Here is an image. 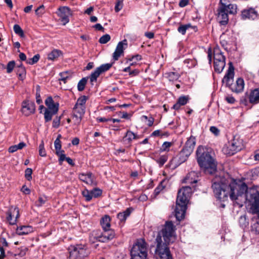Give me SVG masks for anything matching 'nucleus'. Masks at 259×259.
I'll return each instance as SVG.
<instances>
[{
	"label": "nucleus",
	"mask_w": 259,
	"mask_h": 259,
	"mask_svg": "<svg viewBox=\"0 0 259 259\" xmlns=\"http://www.w3.org/2000/svg\"><path fill=\"white\" fill-rule=\"evenodd\" d=\"M215 197L225 201L228 196L240 206L246 201L251 203L249 212L254 215L251 230L259 234V192L255 189H248L247 185L241 181H233L228 183L224 178L216 177L211 186Z\"/></svg>",
	"instance_id": "1"
},
{
	"label": "nucleus",
	"mask_w": 259,
	"mask_h": 259,
	"mask_svg": "<svg viewBox=\"0 0 259 259\" xmlns=\"http://www.w3.org/2000/svg\"><path fill=\"white\" fill-rule=\"evenodd\" d=\"M176 239L175 226L172 222H166L163 229L158 232L154 242L155 253L158 259H172L168 246Z\"/></svg>",
	"instance_id": "2"
},
{
	"label": "nucleus",
	"mask_w": 259,
	"mask_h": 259,
	"mask_svg": "<svg viewBox=\"0 0 259 259\" xmlns=\"http://www.w3.org/2000/svg\"><path fill=\"white\" fill-rule=\"evenodd\" d=\"M196 155L197 162L201 168L209 174H213L217 170V165L208 149L199 146L196 151Z\"/></svg>",
	"instance_id": "3"
},
{
	"label": "nucleus",
	"mask_w": 259,
	"mask_h": 259,
	"mask_svg": "<svg viewBox=\"0 0 259 259\" xmlns=\"http://www.w3.org/2000/svg\"><path fill=\"white\" fill-rule=\"evenodd\" d=\"M234 77V67L231 62L229 63V68L224 76L222 82L226 83V86L235 93L242 92L244 88V81L242 78H238L234 84L231 83Z\"/></svg>",
	"instance_id": "4"
},
{
	"label": "nucleus",
	"mask_w": 259,
	"mask_h": 259,
	"mask_svg": "<svg viewBox=\"0 0 259 259\" xmlns=\"http://www.w3.org/2000/svg\"><path fill=\"white\" fill-rule=\"evenodd\" d=\"M132 259H147V243L144 239L138 240L131 251Z\"/></svg>",
	"instance_id": "5"
},
{
	"label": "nucleus",
	"mask_w": 259,
	"mask_h": 259,
	"mask_svg": "<svg viewBox=\"0 0 259 259\" xmlns=\"http://www.w3.org/2000/svg\"><path fill=\"white\" fill-rule=\"evenodd\" d=\"M45 102L47 107L45 109L44 119L45 122H47L50 121L53 116L58 112L59 104L55 102L51 96L48 97Z\"/></svg>",
	"instance_id": "6"
},
{
	"label": "nucleus",
	"mask_w": 259,
	"mask_h": 259,
	"mask_svg": "<svg viewBox=\"0 0 259 259\" xmlns=\"http://www.w3.org/2000/svg\"><path fill=\"white\" fill-rule=\"evenodd\" d=\"M214 68L215 72L220 73L223 70L225 65V57L219 48L213 50Z\"/></svg>",
	"instance_id": "7"
},
{
	"label": "nucleus",
	"mask_w": 259,
	"mask_h": 259,
	"mask_svg": "<svg viewBox=\"0 0 259 259\" xmlns=\"http://www.w3.org/2000/svg\"><path fill=\"white\" fill-rule=\"evenodd\" d=\"M242 147L241 142L234 138L228 145L223 147V151L226 155H233L241 150Z\"/></svg>",
	"instance_id": "8"
},
{
	"label": "nucleus",
	"mask_w": 259,
	"mask_h": 259,
	"mask_svg": "<svg viewBox=\"0 0 259 259\" xmlns=\"http://www.w3.org/2000/svg\"><path fill=\"white\" fill-rule=\"evenodd\" d=\"M192 192V190L190 186L183 187L178 191L176 202L187 205Z\"/></svg>",
	"instance_id": "9"
},
{
	"label": "nucleus",
	"mask_w": 259,
	"mask_h": 259,
	"mask_svg": "<svg viewBox=\"0 0 259 259\" xmlns=\"http://www.w3.org/2000/svg\"><path fill=\"white\" fill-rule=\"evenodd\" d=\"M7 214V220L10 224L12 225L16 224L17 219L20 217L18 208L13 206H10Z\"/></svg>",
	"instance_id": "10"
},
{
	"label": "nucleus",
	"mask_w": 259,
	"mask_h": 259,
	"mask_svg": "<svg viewBox=\"0 0 259 259\" xmlns=\"http://www.w3.org/2000/svg\"><path fill=\"white\" fill-rule=\"evenodd\" d=\"M127 46V40L125 39L118 43L116 47L115 50L113 54V59L114 61L118 60L119 58L121 55H123L124 50L125 49V48H124V46L126 47Z\"/></svg>",
	"instance_id": "11"
},
{
	"label": "nucleus",
	"mask_w": 259,
	"mask_h": 259,
	"mask_svg": "<svg viewBox=\"0 0 259 259\" xmlns=\"http://www.w3.org/2000/svg\"><path fill=\"white\" fill-rule=\"evenodd\" d=\"M103 232H100V242H108L115 237V233L113 230L110 228L103 229Z\"/></svg>",
	"instance_id": "12"
},
{
	"label": "nucleus",
	"mask_w": 259,
	"mask_h": 259,
	"mask_svg": "<svg viewBox=\"0 0 259 259\" xmlns=\"http://www.w3.org/2000/svg\"><path fill=\"white\" fill-rule=\"evenodd\" d=\"M81 100L79 97L73 108L72 120L75 123H79L81 121Z\"/></svg>",
	"instance_id": "13"
},
{
	"label": "nucleus",
	"mask_w": 259,
	"mask_h": 259,
	"mask_svg": "<svg viewBox=\"0 0 259 259\" xmlns=\"http://www.w3.org/2000/svg\"><path fill=\"white\" fill-rule=\"evenodd\" d=\"M186 209L187 204L176 202L175 215L177 220L181 221L184 218Z\"/></svg>",
	"instance_id": "14"
},
{
	"label": "nucleus",
	"mask_w": 259,
	"mask_h": 259,
	"mask_svg": "<svg viewBox=\"0 0 259 259\" xmlns=\"http://www.w3.org/2000/svg\"><path fill=\"white\" fill-rule=\"evenodd\" d=\"M227 9L219 8L218 9V21L222 25H226L229 20Z\"/></svg>",
	"instance_id": "15"
},
{
	"label": "nucleus",
	"mask_w": 259,
	"mask_h": 259,
	"mask_svg": "<svg viewBox=\"0 0 259 259\" xmlns=\"http://www.w3.org/2000/svg\"><path fill=\"white\" fill-rule=\"evenodd\" d=\"M35 110V105L33 102L24 101L22 104V111L23 113L28 116L34 113Z\"/></svg>",
	"instance_id": "16"
},
{
	"label": "nucleus",
	"mask_w": 259,
	"mask_h": 259,
	"mask_svg": "<svg viewBox=\"0 0 259 259\" xmlns=\"http://www.w3.org/2000/svg\"><path fill=\"white\" fill-rule=\"evenodd\" d=\"M60 11V19L61 22L65 25L69 22L68 16L70 14V9L68 7H63L59 8Z\"/></svg>",
	"instance_id": "17"
},
{
	"label": "nucleus",
	"mask_w": 259,
	"mask_h": 259,
	"mask_svg": "<svg viewBox=\"0 0 259 259\" xmlns=\"http://www.w3.org/2000/svg\"><path fill=\"white\" fill-rule=\"evenodd\" d=\"M241 17L243 19L254 20L257 17V12L253 8L244 10L242 11Z\"/></svg>",
	"instance_id": "18"
},
{
	"label": "nucleus",
	"mask_w": 259,
	"mask_h": 259,
	"mask_svg": "<svg viewBox=\"0 0 259 259\" xmlns=\"http://www.w3.org/2000/svg\"><path fill=\"white\" fill-rule=\"evenodd\" d=\"M196 144V139L194 137L191 136L186 142L183 150L186 151L187 154H191L193 151Z\"/></svg>",
	"instance_id": "19"
},
{
	"label": "nucleus",
	"mask_w": 259,
	"mask_h": 259,
	"mask_svg": "<svg viewBox=\"0 0 259 259\" xmlns=\"http://www.w3.org/2000/svg\"><path fill=\"white\" fill-rule=\"evenodd\" d=\"M250 103L255 105L259 103V88L250 91L248 95Z\"/></svg>",
	"instance_id": "20"
},
{
	"label": "nucleus",
	"mask_w": 259,
	"mask_h": 259,
	"mask_svg": "<svg viewBox=\"0 0 259 259\" xmlns=\"http://www.w3.org/2000/svg\"><path fill=\"white\" fill-rule=\"evenodd\" d=\"M198 173L192 171L189 172L185 179L183 180V182L184 183L192 184L197 182Z\"/></svg>",
	"instance_id": "21"
},
{
	"label": "nucleus",
	"mask_w": 259,
	"mask_h": 259,
	"mask_svg": "<svg viewBox=\"0 0 259 259\" xmlns=\"http://www.w3.org/2000/svg\"><path fill=\"white\" fill-rule=\"evenodd\" d=\"M189 100V97L188 96H180L172 108L176 110H179L181 106L185 105L188 103Z\"/></svg>",
	"instance_id": "22"
},
{
	"label": "nucleus",
	"mask_w": 259,
	"mask_h": 259,
	"mask_svg": "<svg viewBox=\"0 0 259 259\" xmlns=\"http://www.w3.org/2000/svg\"><path fill=\"white\" fill-rule=\"evenodd\" d=\"M32 232V228L29 226H20L16 229V233L19 235H24Z\"/></svg>",
	"instance_id": "23"
},
{
	"label": "nucleus",
	"mask_w": 259,
	"mask_h": 259,
	"mask_svg": "<svg viewBox=\"0 0 259 259\" xmlns=\"http://www.w3.org/2000/svg\"><path fill=\"white\" fill-rule=\"evenodd\" d=\"M137 138V136L131 131H127L123 138V142L125 144H130L133 139Z\"/></svg>",
	"instance_id": "24"
},
{
	"label": "nucleus",
	"mask_w": 259,
	"mask_h": 259,
	"mask_svg": "<svg viewBox=\"0 0 259 259\" xmlns=\"http://www.w3.org/2000/svg\"><path fill=\"white\" fill-rule=\"evenodd\" d=\"M69 250L70 259H79V251L77 247L74 246H70Z\"/></svg>",
	"instance_id": "25"
},
{
	"label": "nucleus",
	"mask_w": 259,
	"mask_h": 259,
	"mask_svg": "<svg viewBox=\"0 0 259 259\" xmlns=\"http://www.w3.org/2000/svg\"><path fill=\"white\" fill-rule=\"evenodd\" d=\"M111 219L108 215H105L100 220V224L103 229L110 228Z\"/></svg>",
	"instance_id": "26"
},
{
	"label": "nucleus",
	"mask_w": 259,
	"mask_h": 259,
	"mask_svg": "<svg viewBox=\"0 0 259 259\" xmlns=\"http://www.w3.org/2000/svg\"><path fill=\"white\" fill-rule=\"evenodd\" d=\"M191 154H187L186 151L182 149L178 156L175 158L179 163L184 162Z\"/></svg>",
	"instance_id": "27"
},
{
	"label": "nucleus",
	"mask_w": 259,
	"mask_h": 259,
	"mask_svg": "<svg viewBox=\"0 0 259 259\" xmlns=\"http://www.w3.org/2000/svg\"><path fill=\"white\" fill-rule=\"evenodd\" d=\"M100 231L94 230L92 232L90 235L89 239L91 242L94 243L96 241H98L100 242Z\"/></svg>",
	"instance_id": "28"
},
{
	"label": "nucleus",
	"mask_w": 259,
	"mask_h": 259,
	"mask_svg": "<svg viewBox=\"0 0 259 259\" xmlns=\"http://www.w3.org/2000/svg\"><path fill=\"white\" fill-rule=\"evenodd\" d=\"M94 178L91 173L87 175L82 174V181L88 185H92L94 183Z\"/></svg>",
	"instance_id": "29"
},
{
	"label": "nucleus",
	"mask_w": 259,
	"mask_h": 259,
	"mask_svg": "<svg viewBox=\"0 0 259 259\" xmlns=\"http://www.w3.org/2000/svg\"><path fill=\"white\" fill-rule=\"evenodd\" d=\"M62 54L61 52L58 50H54L48 54V59L51 61L56 60Z\"/></svg>",
	"instance_id": "30"
},
{
	"label": "nucleus",
	"mask_w": 259,
	"mask_h": 259,
	"mask_svg": "<svg viewBox=\"0 0 259 259\" xmlns=\"http://www.w3.org/2000/svg\"><path fill=\"white\" fill-rule=\"evenodd\" d=\"M131 211L130 208H127L124 211L118 213L117 218L121 222H124L126 218L130 215Z\"/></svg>",
	"instance_id": "31"
},
{
	"label": "nucleus",
	"mask_w": 259,
	"mask_h": 259,
	"mask_svg": "<svg viewBox=\"0 0 259 259\" xmlns=\"http://www.w3.org/2000/svg\"><path fill=\"white\" fill-rule=\"evenodd\" d=\"M26 146V144L22 142L19 143L18 145L11 146L9 147L8 151L10 153H14L18 150H21Z\"/></svg>",
	"instance_id": "32"
},
{
	"label": "nucleus",
	"mask_w": 259,
	"mask_h": 259,
	"mask_svg": "<svg viewBox=\"0 0 259 259\" xmlns=\"http://www.w3.org/2000/svg\"><path fill=\"white\" fill-rule=\"evenodd\" d=\"M17 74L18 75L19 79L23 80L26 76V70L24 67H20L16 69Z\"/></svg>",
	"instance_id": "33"
},
{
	"label": "nucleus",
	"mask_w": 259,
	"mask_h": 259,
	"mask_svg": "<svg viewBox=\"0 0 259 259\" xmlns=\"http://www.w3.org/2000/svg\"><path fill=\"white\" fill-rule=\"evenodd\" d=\"M165 74L167 75V77L168 78L169 80L172 81L178 80L180 77V75L175 72H169Z\"/></svg>",
	"instance_id": "34"
},
{
	"label": "nucleus",
	"mask_w": 259,
	"mask_h": 259,
	"mask_svg": "<svg viewBox=\"0 0 259 259\" xmlns=\"http://www.w3.org/2000/svg\"><path fill=\"white\" fill-rule=\"evenodd\" d=\"M192 26L190 24H187L185 25H180L178 28V31L179 32L184 35L186 33V30L190 28H192Z\"/></svg>",
	"instance_id": "35"
},
{
	"label": "nucleus",
	"mask_w": 259,
	"mask_h": 259,
	"mask_svg": "<svg viewBox=\"0 0 259 259\" xmlns=\"http://www.w3.org/2000/svg\"><path fill=\"white\" fill-rule=\"evenodd\" d=\"M227 12L230 14H235L237 13V7L235 4H228L227 6Z\"/></svg>",
	"instance_id": "36"
},
{
	"label": "nucleus",
	"mask_w": 259,
	"mask_h": 259,
	"mask_svg": "<svg viewBox=\"0 0 259 259\" xmlns=\"http://www.w3.org/2000/svg\"><path fill=\"white\" fill-rule=\"evenodd\" d=\"M112 66V63H106L101 65L97 68L101 73L108 70Z\"/></svg>",
	"instance_id": "37"
},
{
	"label": "nucleus",
	"mask_w": 259,
	"mask_h": 259,
	"mask_svg": "<svg viewBox=\"0 0 259 259\" xmlns=\"http://www.w3.org/2000/svg\"><path fill=\"white\" fill-rule=\"evenodd\" d=\"M168 155L167 154L161 155L156 161L160 166H162L167 161Z\"/></svg>",
	"instance_id": "38"
},
{
	"label": "nucleus",
	"mask_w": 259,
	"mask_h": 259,
	"mask_svg": "<svg viewBox=\"0 0 259 259\" xmlns=\"http://www.w3.org/2000/svg\"><path fill=\"white\" fill-rule=\"evenodd\" d=\"M15 33L19 35L21 37H24V34L21 27L18 24H15L13 27Z\"/></svg>",
	"instance_id": "39"
},
{
	"label": "nucleus",
	"mask_w": 259,
	"mask_h": 259,
	"mask_svg": "<svg viewBox=\"0 0 259 259\" xmlns=\"http://www.w3.org/2000/svg\"><path fill=\"white\" fill-rule=\"evenodd\" d=\"M101 74V73L100 72L98 69L96 68L94 72L92 73L90 76V81L91 82L96 81L97 80V78L99 76V75Z\"/></svg>",
	"instance_id": "40"
},
{
	"label": "nucleus",
	"mask_w": 259,
	"mask_h": 259,
	"mask_svg": "<svg viewBox=\"0 0 259 259\" xmlns=\"http://www.w3.org/2000/svg\"><path fill=\"white\" fill-rule=\"evenodd\" d=\"M40 58V55L36 54L34 55L32 58H29L26 60V63L30 65H33L37 62Z\"/></svg>",
	"instance_id": "41"
},
{
	"label": "nucleus",
	"mask_w": 259,
	"mask_h": 259,
	"mask_svg": "<svg viewBox=\"0 0 259 259\" xmlns=\"http://www.w3.org/2000/svg\"><path fill=\"white\" fill-rule=\"evenodd\" d=\"M172 145V143L169 142H165L162 145L160 150V151H168L169 148Z\"/></svg>",
	"instance_id": "42"
},
{
	"label": "nucleus",
	"mask_w": 259,
	"mask_h": 259,
	"mask_svg": "<svg viewBox=\"0 0 259 259\" xmlns=\"http://www.w3.org/2000/svg\"><path fill=\"white\" fill-rule=\"evenodd\" d=\"M110 35L106 34L100 38L99 42L101 44H105L108 42L110 40Z\"/></svg>",
	"instance_id": "43"
},
{
	"label": "nucleus",
	"mask_w": 259,
	"mask_h": 259,
	"mask_svg": "<svg viewBox=\"0 0 259 259\" xmlns=\"http://www.w3.org/2000/svg\"><path fill=\"white\" fill-rule=\"evenodd\" d=\"M60 78L59 79L60 81H62L64 83H65L66 80L68 79L70 77L69 75L68 72H63L60 73Z\"/></svg>",
	"instance_id": "44"
},
{
	"label": "nucleus",
	"mask_w": 259,
	"mask_h": 259,
	"mask_svg": "<svg viewBox=\"0 0 259 259\" xmlns=\"http://www.w3.org/2000/svg\"><path fill=\"white\" fill-rule=\"evenodd\" d=\"M36 102L38 104H40L42 103V100L40 97V89L39 85L36 86Z\"/></svg>",
	"instance_id": "45"
},
{
	"label": "nucleus",
	"mask_w": 259,
	"mask_h": 259,
	"mask_svg": "<svg viewBox=\"0 0 259 259\" xmlns=\"http://www.w3.org/2000/svg\"><path fill=\"white\" fill-rule=\"evenodd\" d=\"M47 200V198L46 196H40L38 198V201L35 202V205L40 207Z\"/></svg>",
	"instance_id": "46"
},
{
	"label": "nucleus",
	"mask_w": 259,
	"mask_h": 259,
	"mask_svg": "<svg viewBox=\"0 0 259 259\" xmlns=\"http://www.w3.org/2000/svg\"><path fill=\"white\" fill-rule=\"evenodd\" d=\"M61 137V135H59L58 137L56 139L54 142V145L56 152L61 151V141L59 140V137Z\"/></svg>",
	"instance_id": "47"
},
{
	"label": "nucleus",
	"mask_w": 259,
	"mask_h": 259,
	"mask_svg": "<svg viewBox=\"0 0 259 259\" xmlns=\"http://www.w3.org/2000/svg\"><path fill=\"white\" fill-rule=\"evenodd\" d=\"M39 154L40 156L45 157L46 156V152L44 148V143L42 141L39 146Z\"/></svg>",
	"instance_id": "48"
},
{
	"label": "nucleus",
	"mask_w": 259,
	"mask_h": 259,
	"mask_svg": "<svg viewBox=\"0 0 259 259\" xmlns=\"http://www.w3.org/2000/svg\"><path fill=\"white\" fill-rule=\"evenodd\" d=\"M82 195L85 198V199L87 201H90L93 198L91 191H83V192H82Z\"/></svg>",
	"instance_id": "49"
},
{
	"label": "nucleus",
	"mask_w": 259,
	"mask_h": 259,
	"mask_svg": "<svg viewBox=\"0 0 259 259\" xmlns=\"http://www.w3.org/2000/svg\"><path fill=\"white\" fill-rule=\"evenodd\" d=\"M15 62L14 61H10L8 63L7 66V73H11L13 71V70L15 67Z\"/></svg>",
	"instance_id": "50"
},
{
	"label": "nucleus",
	"mask_w": 259,
	"mask_h": 259,
	"mask_svg": "<svg viewBox=\"0 0 259 259\" xmlns=\"http://www.w3.org/2000/svg\"><path fill=\"white\" fill-rule=\"evenodd\" d=\"M123 0H117L115 6V11L116 12H119L122 9L123 7Z\"/></svg>",
	"instance_id": "51"
},
{
	"label": "nucleus",
	"mask_w": 259,
	"mask_h": 259,
	"mask_svg": "<svg viewBox=\"0 0 259 259\" xmlns=\"http://www.w3.org/2000/svg\"><path fill=\"white\" fill-rule=\"evenodd\" d=\"M61 116H56L53 121V127L58 128L60 124Z\"/></svg>",
	"instance_id": "52"
},
{
	"label": "nucleus",
	"mask_w": 259,
	"mask_h": 259,
	"mask_svg": "<svg viewBox=\"0 0 259 259\" xmlns=\"http://www.w3.org/2000/svg\"><path fill=\"white\" fill-rule=\"evenodd\" d=\"M93 197L97 198L101 195L102 191L99 189H94L91 191Z\"/></svg>",
	"instance_id": "53"
},
{
	"label": "nucleus",
	"mask_w": 259,
	"mask_h": 259,
	"mask_svg": "<svg viewBox=\"0 0 259 259\" xmlns=\"http://www.w3.org/2000/svg\"><path fill=\"white\" fill-rule=\"evenodd\" d=\"M32 173V170L30 168H27L25 171V176L26 179L30 181L32 179L31 175Z\"/></svg>",
	"instance_id": "54"
},
{
	"label": "nucleus",
	"mask_w": 259,
	"mask_h": 259,
	"mask_svg": "<svg viewBox=\"0 0 259 259\" xmlns=\"http://www.w3.org/2000/svg\"><path fill=\"white\" fill-rule=\"evenodd\" d=\"M164 186H163V182H161L159 185L155 188L154 190V194L157 195L159 193L164 189Z\"/></svg>",
	"instance_id": "55"
},
{
	"label": "nucleus",
	"mask_w": 259,
	"mask_h": 259,
	"mask_svg": "<svg viewBox=\"0 0 259 259\" xmlns=\"http://www.w3.org/2000/svg\"><path fill=\"white\" fill-rule=\"evenodd\" d=\"M56 153V154L59 157V160L60 161H63L67 158L64 153V151L63 150H61Z\"/></svg>",
	"instance_id": "56"
},
{
	"label": "nucleus",
	"mask_w": 259,
	"mask_h": 259,
	"mask_svg": "<svg viewBox=\"0 0 259 259\" xmlns=\"http://www.w3.org/2000/svg\"><path fill=\"white\" fill-rule=\"evenodd\" d=\"M142 117L146 120H147V125L149 126H151L153 124V122L154 121V119L152 117H148L146 115H143Z\"/></svg>",
	"instance_id": "57"
},
{
	"label": "nucleus",
	"mask_w": 259,
	"mask_h": 259,
	"mask_svg": "<svg viewBox=\"0 0 259 259\" xmlns=\"http://www.w3.org/2000/svg\"><path fill=\"white\" fill-rule=\"evenodd\" d=\"M161 131L159 130L154 131L152 134L151 136L153 137H157V136H167L168 135L167 133H165L164 134L161 135Z\"/></svg>",
	"instance_id": "58"
},
{
	"label": "nucleus",
	"mask_w": 259,
	"mask_h": 259,
	"mask_svg": "<svg viewBox=\"0 0 259 259\" xmlns=\"http://www.w3.org/2000/svg\"><path fill=\"white\" fill-rule=\"evenodd\" d=\"M184 62H185V63L188 64H189L190 63H191V65L190 66L188 65V66L189 68L195 66L196 65V62L195 60H192V59H186L184 61Z\"/></svg>",
	"instance_id": "59"
},
{
	"label": "nucleus",
	"mask_w": 259,
	"mask_h": 259,
	"mask_svg": "<svg viewBox=\"0 0 259 259\" xmlns=\"http://www.w3.org/2000/svg\"><path fill=\"white\" fill-rule=\"evenodd\" d=\"M210 131L215 136H218L220 134V130L214 126H212L210 127Z\"/></svg>",
	"instance_id": "60"
},
{
	"label": "nucleus",
	"mask_w": 259,
	"mask_h": 259,
	"mask_svg": "<svg viewBox=\"0 0 259 259\" xmlns=\"http://www.w3.org/2000/svg\"><path fill=\"white\" fill-rule=\"evenodd\" d=\"M45 7L44 5H41L37 8L35 10V13L37 15L41 14L44 13Z\"/></svg>",
	"instance_id": "61"
},
{
	"label": "nucleus",
	"mask_w": 259,
	"mask_h": 259,
	"mask_svg": "<svg viewBox=\"0 0 259 259\" xmlns=\"http://www.w3.org/2000/svg\"><path fill=\"white\" fill-rule=\"evenodd\" d=\"M225 99L227 102L230 104H234L236 101L235 99L231 96H228L226 97Z\"/></svg>",
	"instance_id": "62"
},
{
	"label": "nucleus",
	"mask_w": 259,
	"mask_h": 259,
	"mask_svg": "<svg viewBox=\"0 0 259 259\" xmlns=\"http://www.w3.org/2000/svg\"><path fill=\"white\" fill-rule=\"evenodd\" d=\"M220 6L219 8H224V9H227V6L228 4V0H220Z\"/></svg>",
	"instance_id": "63"
},
{
	"label": "nucleus",
	"mask_w": 259,
	"mask_h": 259,
	"mask_svg": "<svg viewBox=\"0 0 259 259\" xmlns=\"http://www.w3.org/2000/svg\"><path fill=\"white\" fill-rule=\"evenodd\" d=\"M188 0H181L179 2V6L180 7H184L188 4Z\"/></svg>",
	"instance_id": "64"
}]
</instances>
